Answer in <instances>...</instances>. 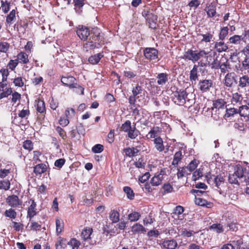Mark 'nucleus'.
Segmentation results:
<instances>
[{
  "mask_svg": "<svg viewBox=\"0 0 249 249\" xmlns=\"http://www.w3.org/2000/svg\"><path fill=\"white\" fill-rule=\"evenodd\" d=\"M78 36L83 41V50L86 52H91L95 49H99L106 43V39L101 30L97 27L91 30L83 25H79L76 29Z\"/></svg>",
  "mask_w": 249,
  "mask_h": 249,
  "instance_id": "f257e3e1",
  "label": "nucleus"
},
{
  "mask_svg": "<svg viewBox=\"0 0 249 249\" xmlns=\"http://www.w3.org/2000/svg\"><path fill=\"white\" fill-rule=\"evenodd\" d=\"M172 95V100L177 105L190 108L195 103V95L188 92L186 89H177Z\"/></svg>",
  "mask_w": 249,
  "mask_h": 249,
  "instance_id": "f03ea898",
  "label": "nucleus"
},
{
  "mask_svg": "<svg viewBox=\"0 0 249 249\" xmlns=\"http://www.w3.org/2000/svg\"><path fill=\"white\" fill-rule=\"evenodd\" d=\"M247 171L246 167L239 164L236 165L234 167V173L229 176V182L231 184L239 185L240 182H243Z\"/></svg>",
  "mask_w": 249,
  "mask_h": 249,
  "instance_id": "7ed1b4c3",
  "label": "nucleus"
},
{
  "mask_svg": "<svg viewBox=\"0 0 249 249\" xmlns=\"http://www.w3.org/2000/svg\"><path fill=\"white\" fill-rule=\"evenodd\" d=\"M208 53L204 50L193 51L192 49H188L185 51L181 58L184 60L192 61L193 62L198 61L200 58L207 55Z\"/></svg>",
  "mask_w": 249,
  "mask_h": 249,
  "instance_id": "20e7f679",
  "label": "nucleus"
},
{
  "mask_svg": "<svg viewBox=\"0 0 249 249\" xmlns=\"http://www.w3.org/2000/svg\"><path fill=\"white\" fill-rule=\"evenodd\" d=\"M196 32L197 37L200 39L201 42L207 43L213 41L214 38L213 33L211 31H208L207 29L203 26H199L198 28H196Z\"/></svg>",
  "mask_w": 249,
  "mask_h": 249,
  "instance_id": "39448f33",
  "label": "nucleus"
},
{
  "mask_svg": "<svg viewBox=\"0 0 249 249\" xmlns=\"http://www.w3.org/2000/svg\"><path fill=\"white\" fill-rule=\"evenodd\" d=\"M61 82L65 86L69 87L70 89H78L81 94H84V88L79 85L76 83V78L71 75L62 76L61 78Z\"/></svg>",
  "mask_w": 249,
  "mask_h": 249,
  "instance_id": "423d86ee",
  "label": "nucleus"
},
{
  "mask_svg": "<svg viewBox=\"0 0 249 249\" xmlns=\"http://www.w3.org/2000/svg\"><path fill=\"white\" fill-rule=\"evenodd\" d=\"M205 178L208 184L211 185H214L217 189H221L225 183V178L221 174L218 175H212L210 172L205 175Z\"/></svg>",
  "mask_w": 249,
  "mask_h": 249,
  "instance_id": "0eeeda50",
  "label": "nucleus"
},
{
  "mask_svg": "<svg viewBox=\"0 0 249 249\" xmlns=\"http://www.w3.org/2000/svg\"><path fill=\"white\" fill-rule=\"evenodd\" d=\"M144 90L142 87L139 85L138 84L135 86L133 87L132 89V95L128 98V102L132 107H134L136 106V102L137 99L140 96H142V94L144 95Z\"/></svg>",
  "mask_w": 249,
  "mask_h": 249,
  "instance_id": "6e6552de",
  "label": "nucleus"
},
{
  "mask_svg": "<svg viewBox=\"0 0 249 249\" xmlns=\"http://www.w3.org/2000/svg\"><path fill=\"white\" fill-rule=\"evenodd\" d=\"M143 53L144 58L149 61L156 62L160 60L159 58V51L155 48H145L143 50Z\"/></svg>",
  "mask_w": 249,
  "mask_h": 249,
  "instance_id": "1a4fd4ad",
  "label": "nucleus"
},
{
  "mask_svg": "<svg viewBox=\"0 0 249 249\" xmlns=\"http://www.w3.org/2000/svg\"><path fill=\"white\" fill-rule=\"evenodd\" d=\"M25 203L28 206L27 208V218L29 219V220H31L37 213L36 203L33 198L29 199Z\"/></svg>",
  "mask_w": 249,
  "mask_h": 249,
  "instance_id": "9d476101",
  "label": "nucleus"
},
{
  "mask_svg": "<svg viewBox=\"0 0 249 249\" xmlns=\"http://www.w3.org/2000/svg\"><path fill=\"white\" fill-rule=\"evenodd\" d=\"M237 84V75L234 72H228L223 79V84L227 88H232Z\"/></svg>",
  "mask_w": 249,
  "mask_h": 249,
  "instance_id": "9b49d317",
  "label": "nucleus"
},
{
  "mask_svg": "<svg viewBox=\"0 0 249 249\" xmlns=\"http://www.w3.org/2000/svg\"><path fill=\"white\" fill-rule=\"evenodd\" d=\"M213 82L211 79L200 80L198 84V88L201 92H209L213 87Z\"/></svg>",
  "mask_w": 249,
  "mask_h": 249,
  "instance_id": "f8f14e48",
  "label": "nucleus"
},
{
  "mask_svg": "<svg viewBox=\"0 0 249 249\" xmlns=\"http://www.w3.org/2000/svg\"><path fill=\"white\" fill-rule=\"evenodd\" d=\"M6 203L12 208H17L21 206L22 202L16 195L8 196L6 199Z\"/></svg>",
  "mask_w": 249,
  "mask_h": 249,
  "instance_id": "ddd939ff",
  "label": "nucleus"
},
{
  "mask_svg": "<svg viewBox=\"0 0 249 249\" xmlns=\"http://www.w3.org/2000/svg\"><path fill=\"white\" fill-rule=\"evenodd\" d=\"M249 30H245L242 36L235 35L229 39V42L234 45H239L241 44L242 41L244 40L245 38L249 35Z\"/></svg>",
  "mask_w": 249,
  "mask_h": 249,
  "instance_id": "4468645a",
  "label": "nucleus"
},
{
  "mask_svg": "<svg viewBox=\"0 0 249 249\" xmlns=\"http://www.w3.org/2000/svg\"><path fill=\"white\" fill-rule=\"evenodd\" d=\"M92 228L89 227L84 228L82 230L81 233V236L84 242L83 244L85 247L88 246V245H87L86 242H89L91 240V235H92Z\"/></svg>",
  "mask_w": 249,
  "mask_h": 249,
  "instance_id": "2eb2a0df",
  "label": "nucleus"
},
{
  "mask_svg": "<svg viewBox=\"0 0 249 249\" xmlns=\"http://www.w3.org/2000/svg\"><path fill=\"white\" fill-rule=\"evenodd\" d=\"M47 163V164L43 163H38L34 167L33 172L36 176L40 177L42 174L47 171L49 168L48 162Z\"/></svg>",
  "mask_w": 249,
  "mask_h": 249,
  "instance_id": "dca6fc26",
  "label": "nucleus"
},
{
  "mask_svg": "<svg viewBox=\"0 0 249 249\" xmlns=\"http://www.w3.org/2000/svg\"><path fill=\"white\" fill-rule=\"evenodd\" d=\"M82 130H83L82 126H74L72 127L69 132L71 139L74 141L79 140L80 138V132Z\"/></svg>",
  "mask_w": 249,
  "mask_h": 249,
  "instance_id": "f3484780",
  "label": "nucleus"
},
{
  "mask_svg": "<svg viewBox=\"0 0 249 249\" xmlns=\"http://www.w3.org/2000/svg\"><path fill=\"white\" fill-rule=\"evenodd\" d=\"M243 244V240L239 239L230 241V243L224 244L221 249H240Z\"/></svg>",
  "mask_w": 249,
  "mask_h": 249,
  "instance_id": "a211bd4d",
  "label": "nucleus"
},
{
  "mask_svg": "<svg viewBox=\"0 0 249 249\" xmlns=\"http://www.w3.org/2000/svg\"><path fill=\"white\" fill-rule=\"evenodd\" d=\"M238 89H246L249 87V76L248 75H242L237 81Z\"/></svg>",
  "mask_w": 249,
  "mask_h": 249,
  "instance_id": "6ab92c4d",
  "label": "nucleus"
},
{
  "mask_svg": "<svg viewBox=\"0 0 249 249\" xmlns=\"http://www.w3.org/2000/svg\"><path fill=\"white\" fill-rule=\"evenodd\" d=\"M36 101L37 102L36 109L37 112L40 114V117L44 119L46 111L45 102L43 100L40 99H38L37 101L36 100Z\"/></svg>",
  "mask_w": 249,
  "mask_h": 249,
  "instance_id": "aec40b11",
  "label": "nucleus"
},
{
  "mask_svg": "<svg viewBox=\"0 0 249 249\" xmlns=\"http://www.w3.org/2000/svg\"><path fill=\"white\" fill-rule=\"evenodd\" d=\"M123 151L125 156L131 158L137 156L140 153V150L137 146H136L124 148Z\"/></svg>",
  "mask_w": 249,
  "mask_h": 249,
  "instance_id": "412c9836",
  "label": "nucleus"
},
{
  "mask_svg": "<svg viewBox=\"0 0 249 249\" xmlns=\"http://www.w3.org/2000/svg\"><path fill=\"white\" fill-rule=\"evenodd\" d=\"M214 48L219 53L227 52L229 49L228 46L224 42V40L215 42Z\"/></svg>",
  "mask_w": 249,
  "mask_h": 249,
  "instance_id": "4be33fe9",
  "label": "nucleus"
},
{
  "mask_svg": "<svg viewBox=\"0 0 249 249\" xmlns=\"http://www.w3.org/2000/svg\"><path fill=\"white\" fill-rule=\"evenodd\" d=\"M227 102L223 99H218L213 101V107L211 108L220 109L224 110L225 108L227 107Z\"/></svg>",
  "mask_w": 249,
  "mask_h": 249,
  "instance_id": "5701e85b",
  "label": "nucleus"
},
{
  "mask_svg": "<svg viewBox=\"0 0 249 249\" xmlns=\"http://www.w3.org/2000/svg\"><path fill=\"white\" fill-rule=\"evenodd\" d=\"M161 132V128H160L159 126H153L148 134L146 135L147 139H154L159 137L158 135Z\"/></svg>",
  "mask_w": 249,
  "mask_h": 249,
  "instance_id": "b1692460",
  "label": "nucleus"
},
{
  "mask_svg": "<svg viewBox=\"0 0 249 249\" xmlns=\"http://www.w3.org/2000/svg\"><path fill=\"white\" fill-rule=\"evenodd\" d=\"M103 57L104 53L102 52L90 56L88 58V61L91 65H96L99 62Z\"/></svg>",
  "mask_w": 249,
  "mask_h": 249,
  "instance_id": "393cba45",
  "label": "nucleus"
},
{
  "mask_svg": "<svg viewBox=\"0 0 249 249\" xmlns=\"http://www.w3.org/2000/svg\"><path fill=\"white\" fill-rule=\"evenodd\" d=\"M146 20L150 28L153 29H155L157 28V16L153 14H148V17Z\"/></svg>",
  "mask_w": 249,
  "mask_h": 249,
  "instance_id": "a878e982",
  "label": "nucleus"
},
{
  "mask_svg": "<svg viewBox=\"0 0 249 249\" xmlns=\"http://www.w3.org/2000/svg\"><path fill=\"white\" fill-rule=\"evenodd\" d=\"M233 127L238 131L245 132L246 130L247 125L242 118H238L234 124Z\"/></svg>",
  "mask_w": 249,
  "mask_h": 249,
  "instance_id": "bb28decb",
  "label": "nucleus"
},
{
  "mask_svg": "<svg viewBox=\"0 0 249 249\" xmlns=\"http://www.w3.org/2000/svg\"><path fill=\"white\" fill-rule=\"evenodd\" d=\"M154 144L156 150L160 152H162L164 150L163 141L160 137H158L154 140Z\"/></svg>",
  "mask_w": 249,
  "mask_h": 249,
  "instance_id": "cd10ccee",
  "label": "nucleus"
},
{
  "mask_svg": "<svg viewBox=\"0 0 249 249\" xmlns=\"http://www.w3.org/2000/svg\"><path fill=\"white\" fill-rule=\"evenodd\" d=\"M127 133L128 137L130 139H135L140 134V131L136 128L135 123H133L131 128L128 130Z\"/></svg>",
  "mask_w": 249,
  "mask_h": 249,
  "instance_id": "c85d7f7f",
  "label": "nucleus"
},
{
  "mask_svg": "<svg viewBox=\"0 0 249 249\" xmlns=\"http://www.w3.org/2000/svg\"><path fill=\"white\" fill-rule=\"evenodd\" d=\"M163 248L166 249H175L178 243L175 240H164L162 243Z\"/></svg>",
  "mask_w": 249,
  "mask_h": 249,
  "instance_id": "c756f323",
  "label": "nucleus"
},
{
  "mask_svg": "<svg viewBox=\"0 0 249 249\" xmlns=\"http://www.w3.org/2000/svg\"><path fill=\"white\" fill-rule=\"evenodd\" d=\"M17 59L18 63L26 64L29 63V60L28 58V55L23 52H20L17 55Z\"/></svg>",
  "mask_w": 249,
  "mask_h": 249,
  "instance_id": "7c9ffc66",
  "label": "nucleus"
},
{
  "mask_svg": "<svg viewBox=\"0 0 249 249\" xmlns=\"http://www.w3.org/2000/svg\"><path fill=\"white\" fill-rule=\"evenodd\" d=\"M163 180V175L159 174L155 175L150 180V183L153 187L158 186L160 185Z\"/></svg>",
  "mask_w": 249,
  "mask_h": 249,
  "instance_id": "2f4dec72",
  "label": "nucleus"
},
{
  "mask_svg": "<svg viewBox=\"0 0 249 249\" xmlns=\"http://www.w3.org/2000/svg\"><path fill=\"white\" fill-rule=\"evenodd\" d=\"M205 11L208 17L213 18L216 14V7L213 3H211L206 7Z\"/></svg>",
  "mask_w": 249,
  "mask_h": 249,
  "instance_id": "473e14b6",
  "label": "nucleus"
},
{
  "mask_svg": "<svg viewBox=\"0 0 249 249\" xmlns=\"http://www.w3.org/2000/svg\"><path fill=\"white\" fill-rule=\"evenodd\" d=\"M110 220L112 223H117L120 220V213L118 211L116 210H112L109 216Z\"/></svg>",
  "mask_w": 249,
  "mask_h": 249,
  "instance_id": "72a5a7b5",
  "label": "nucleus"
},
{
  "mask_svg": "<svg viewBox=\"0 0 249 249\" xmlns=\"http://www.w3.org/2000/svg\"><path fill=\"white\" fill-rule=\"evenodd\" d=\"M168 75L166 73H160L157 76V83L159 85H164L168 81Z\"/></svg>",
  "mask_w": 249,
  "mask_h": 249,
  "instance_id": "f704fd0d",
  "label": "nucleus"
},
{
  "mask_svg": "<svg viewBox=\"0 0 249 249\" xmlns=\"http://www.w3.org/2000/svg\"><path fill=\"white\" fill-rule=\"evenodd\" d=\"M197 69L198 66L194 65L190 72L189 78L191 81L193 82L198 80L199 75L197 72Z\"/></svg>",
  "mask_w": 249,
  "mask_h": 249,
  "instance_id": "c9c22d12",
  "label": "nucleus"
},
{
  "mask_svg": "<svg viewBox=\"0 0 249 249\" xmlns=\"http://www.w3.org/2000/svg\"><path fill=\"white\" fill-rule=\"evenodd\" d=\"M238 113L241 117H249V107L247 105H242L238 109Z\"/></svg>",
  "mask_w": 249,
  "mask_h": 249,
  "instance_id": "e433bc0d",
  "label": "nucleus"
},
{
  "mask_svg": "<svg viewBox=\"0 0 249 249\" xmlns=\"http://www.w3.org/2000/svg\"><path fill=\"white\" fill-rule=\"evenodd\" d=\"M132 231L134 233H145L146 230L142 225L136 223L132 227Z\"/></svg>",
  "mask_w": 249,
  "mask_h": 249,
  "instance_id": "4c0bfd02",
  "label": "nucleus"
},
{
  "mask_svg": "<svg viewBox=\"0 0 249 249\" xmlns=\"http://www.w3.org/2000/svg\"><path fill=\"white\" fill-rule=\"evenodd\" d=\"M16 10L17 8L15 9H13L6 16V22L7 24L11 25L16 20Z\"/></svg>",
  "mask_w": 249,
  "mask_h": 249,
  "instance_id": "58836bf2",
  "label": "nucleus"
},
{
  "mask_svg": "<svg viewBox=\"0 0 249 249\" xmlns=\"http://www.w3.org/2000/svg\"><path fill=\"white\" fill-rule=\"evenodd\" d=\"M56 232L57 235L60 234L63 231L64 227V222L62 219L57 218L55 219Z\"/></svg>",
  "mask_w": 249,
  "mask_h": 249,
  "instance_id": "ea45409f",
  "label": "nucleus"
},
{
  "mask_svg": "<svg viewBox=\"0 0 249 249\" xmlns=\"http://www.w3.org/2000/svg\"><path fill=\"white\" fill-rule=\"evenodd\" d=\"M66 239L61 236L58 237L55 244L56 249H64L66 246Z\"/></svg>",
  "mask_w": 249,
  "mask_h": 249,
  "instance_id": "a19ab883",
  "label": "nucleus"
},
{
  "mask_svg": "<svg viewBox=\"0 0 249 249\" xmlns=\"http://www.w3.org/2000/svg\"><path fill=\"white\" fill-rule=\"evenodd\" d=\"M209 229L218 234L223 232L224 231L223 226L220 223L212 224L210 226Z\"/></svg>",
  "mask_w": 249,
  "mask_h": 249,
  "instance_id": "79ce46f5",
  "label": "nucleus"
},
{
  "mask_svg": "<svg viewBox=\"0 0 249 249\" xmlns=\"http://www.w3.org/2000/svg\"><path fill=\"white\" fill-rule=\"evenodd\" d=\"M1 7L2 12L4 14L7 13L10 9L11 2L8 0H0Z\"/></svg>",
  "mask_w": 249,
  "mask_h": 249,
  "instance_id": "37998d69",
  "label": "nucleus"
},
{
  "mask_svg": "<svg viewBox=\"0 0 249 249\" xmlns=\"http://www.w3.org/2000/svg\"><path fill=\"white\" fill-rule=\"evenodd\" d=\"M212 109V117L215 120H218L224 115V110Z\"/></svg>",
  "mask_w": 249,
  "mask_h": 249,
  "instance_id": "c03bdc74",
  "label": "nucleus"
},
{
  "mask_svg": "<svg viewBox=\"0 0 249 249\" xmlns=\"http://www.w3.org/2000/svg\"><path fill=\"white\" fill-rule=\"evenodd\" d=\"M30 114V111L28 107H24L23 109L19 111L18 116L21 119H28Z\"/></svg>",
  "mask_w": 249,
  "mask_h": 249,
  "instance_id": "a18cd8bd",
  "label": "nucleus"
},
{
  "mask_svg": "<svg viewBox=\"0 0 249 249\" xmlns=\"http://www.w3.org/2000/svg\"><path fill=\"white\" fill-rule=\"evenodd\" d=\"M219 69L221 73H225L231 69L230 64L228 59H225V61L222 62L220 64Z\"/></svg>",
  "mask_w": 249,
  "mask_h": 249,
  "instance_id": "49530a36",
  "label": "nucleus"
},
{
  "mask_svg": "<svg viewBox=\"0 0 249 249\" xmlns=\"http://www.w3.org/2000/svg\"><path fill=\"white\" fill-rule=\"evenodd\" d=\"M195 202L196 204L200 206H206L207 208L210 207L211 203L207 201L206 200L200 197H196V196Z\"/></svg>",
  "mask_w": 249,
  "mask_h": 249,
  "instance_id": "de8ad7c7",
  "label": "nucleus"
},
{
  "mask_svg": "<svg viewBox=\"0 0 249 249\" xmlns=\"http://www.w3.org/2000/svg\"><path fill=\"white\" fill-rule=\"evenodd\" d=\"M242 99L243 97L241 94L238 92H235L232 94L231 102L233 105L238 103H241Z\"/></svg>",
  "mask_w": 249,
  "mask_h": 249,
  "instance_id": "09e8293b",
  "label": "nucleus"
},
{
  "mask_svg": "<svg viewBox=\"0 0 249 249\" xmlns=\"http://www.w3.org/2000/svg\"><path fill=\"white\" fill-rule=\"evenodd\" d=\"M182 157L183 156L181 151H178L176 152L172 161V165L174 166L178 165L179 162L182 160Z\"/></svg>",
  "mask_w": 249,
  "mask_h": 249,
  "instance_id": "8fccbe9b",
  "label": "nucleus"
},
{
  "mask_svg": "<svg viewBox=\"0 0 249 249\" xmlns=\"http://www.w3.org/2000/svg\"><path fill=\"white\" fill-rule=\"evenodd\" d=\"M124 192L126 194L127 197L130 200H133L134 198L135 194L131 187L125 186L123 188Z\"/></svg>",
  "mask_w": 249,
  "mask_h": 249,
  "instance_id": "3c124183",
  "label": "nucleus"
},
{
  "mask_svg": "<svg viewBox=\"0 0 249 249\" xmlns=\"http://www.w3.org/2000/svg\"><path fill=\"white\" fill-rule=\"evenodd\" d=\"M4 214L5 216L7 217L14 219L17 217V213L16 211L11 207L8 210H6L5 211Z\"/></svg>",
  "mask_w": 249,
  "mask_h": 249,
  "instance_id": "603ef678",
  "label": "nucleus"
},
{
  "mask_svg": "<svg viewBox=\"0 0 249 249\" xmlns=\"http://www.w3.org/2000/svg\"><path fill=\"white\" fill-rule=\"evenodd\" d=\"M229 29L228 27H223L221 28L219 33V38L220 40H224L228 35Z\"/></svg>",
  "mask_w": 249,
  "mask_h": 249,
  "instance_id": "864d4df0",
  "label": "nucleus"
},
{
  "mask_svg": "<svg viewBox=\"0 0 249 249\" xmlns=\"http://www.w3.org/2000/svg\"><path fill=\"white\" fill-rule=\"evenodd\" d=\"M238 109L232 107L230 108H227L226 110V113L224 115L225 118H229L233 116L234 114H238Z\"/></svg>",
  "mask_w": 249,
  "mask_h": 249,
  "instance_id": "5fc2aeb1",
  "label": "nucleus"
},
{
  "mask_svg": "<svg viewBox=\"0 0 249 249\" xmlns=\"http://www.w3.org/2000/svg\"><path fill=\"white\" fill-rule=\"evenodd\" d=\"M198 163L199 162L196 160L194 159L192 160L185 168H186V169L189 170L190 172H192L196 168Z\"/></svg>",
  "mask_w": 249,
  "mask_h": 249,
  "instance_id": "6e6d98bb",
  "label": "nucleus"
},
{
  "mask_svg": "<svg viewBox=\"0 0 249 249\" xmlns=\"http://www.w3.org/2000/svg\"><path fill=\"white\" fill-rule=\"evenodd\" d=\"M22 147L25 150L30 152L34 148V143L31 140H25L23 142Z\"/></svg>",
  "mask_w": 249,
  "mask_h": 249,
  "instance_id": "4d7b16f0",
  "label": "nucleus"
},
{
  "mask_svg": "<svg viewBox=\"0 0 249 249\" xmlns=\"http://www.w3.org/2000/svg\"><path fill=\"white\" fill-rule=\"evenodd\" d=\"M141 216L140 213L134 212L128 214V218L131 222H135L138 221Z\"/></svg>",
  "mask_w": 249,
  "mask_h": 249,
  "instance_id": "13d9d810",
  "label": "nucleus"
},
{
  "mask_svg": "<svg viewBox=\"0 0 249 249\" xmlns=\"http://www.w3.org/2000/svg\"><path fill=\"white\" fill-rule=\"evenodd\" d=\"M68 244L70 245L72 247V249H78L79 246L80 245V242L76 238H73L68 242Z\"/></svg>",
  "mask_w": 249,
  "mask_h": 249,
  "instance_id": "bf43d9fd",
  "label": "nucleus"
},
{
  "mask_svg": "<svg viewBox=\"0 0 249 249\" xmlns=\"http://www.w3.org/2000/svg\"><path fill=\"white\" fill-rule=\"evenodd\" d=\"M132 126L131 121L130 120H126L122 124L121 128L122 131L127 133L131 128Z\"/></svg>",
  "mask_w": 249,
  "mask_h": 249,
  "instance_id": "052dcab7",
  "label": "nucleus"
},
{
  "mask_svg": "<svg viewBox=\"0 0 249 249\" xmlns=\"http://www.w3.org/2000/svg\"><path fill=\"white\" fill-rule=\"evenodd\" d=\"M10 182L8 179H3L0 181V189L8 190L10 187Z\"/></svg>",
  "mask_w": 249,
  "mask_h": 249,
  "instance_id": "680f3d73",
  "label": "nucleus"
},
{
  "mask_svg": "<svg viewBox=\"0 0 249 249\" xmlns=\"http://www.w3.org/2000/svg\"><path fill=\"white\" fill-rule=\"evenodd\" d=\"M75 111L73 108L68 107L65 110V116L69 119L73 118L75 116Z\"/></svg>",
  "mask_w": 249,
  "mask_h": 249,
  "instance_id": "e2e57ef3",
  "label": "nucleus"
},
{
  "mask_svg": "<svg viewBox=\"0 0 249 249\" xmlns=\"http://www.w3.org/2000/svg\"><path fill=\"white\" fill-rule=\"evenodd\" d=\"M10 48V44L7 42H0V52L6 53Z\"/></svg>",
  "mask_w": 249,
  "mask_h": 249,
  "instance_id": "0e129e2a",
  "label": "nucleus"
},
{
  "mask_svg": "<svg viewBox=\"0 0 249 249\" xmlns=\"http://www.w3.org/2000/svg\"><path fill=\"white\" fill-rule=\"evenodd\" d=\"M162 188L163 190V192L162 193L163 195L171 193L173 190L172 186L168 183L164 184L162 186Z\"/></svg>",
  "mask_w": 249,
  "mask_h": 249,
  "instance_id": "69168bd1",
  "label": "nucleus"
},
{
  "mask_svg": "<svg viewBox=\"0 0 249 249\" xmlns=\"http://www.w3.org/2000/svg\"><path fill=\"white\" fill-rule=\"evenodd\" d=\"M55 130L63 140H65L66 139V132L63 128L58 126L55 127Z\"/></svg>",
  "mask_w": 249,
  "mask_h": 249,
  "instance_id": "338daca9",
  "label": "nucleus"
},
{
  "mask_svg": "<svg viewBox=\"0 0 249 249\" xmlns=\"http://www.w3.org/2000/svg\"><path fill=\"white\" fill-rule=\"evenodd\" d=\"M29 221L31 222L30 228L32 230L37 231L40 230L41 228V224L34 221L33 219L29 220Z\"/></svg>",
  "mask_w": 249,
  "mask_h": 249,
  "instance_id": "774afa93",
  "label": "nucleus"
}]
</instances>
